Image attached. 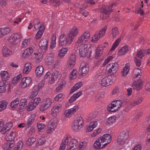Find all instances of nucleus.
Returning a JSON list of instances; mask_svg holds the SVG:
<instances>
[{"label":"nucleus","instance_id":"f257e3e1","mask_svg":"<svg viewBox=\"0 0 150 150\" xmlns=\"http://www.w3.org/2000/svg\"><path fill=\"white\" fill-rule=\"evenodd\" d=\"M78 29L73 27L68 33L67 36L64 34H61L59 37V44L60 45H66L71 44L73 40L78 33Z\"/></svg>","mask_w":150,"mask_h":150},{"label":"nucleus","instance_id":"f03ea898","mask_svg":"<svg viewBox=\"0 0 150 150\" xmlns=\"http://www.w3.org/2000/svg\"><path fill=\"white\" fill-rule=\"evenodd\" d=\"M84 125V121L83 118L81 117H78L74 120L72 124V129L78 131L80 130Z\"/></svg>","mask_w":150,"mask_h":150},{"label":"nucleus","instance_id":"7ed1b4c3","mask_svg":"<svg viewBox=\"0 0 150 150\" xmlns=\"http://www.w3.org/2000/svg\"><path fill=\"white\" fill-rule=\"evenodd\" d=\"M21 35L18 33L13 34L9 37L7 40L9 44V46L12 47L13 45H15L20 41L21 38Z\"/></svg>","mask_w":150,"mask_h":150},{"label":"nucleus","instance_id":"20e7f679","mask_svg":"<svg viewBox=\"0 0 150 150\" xmlns=\"http://www.w3.org/2000/svg\"><path fill=\"white\" fill-rule=\"evenodd\" d=\"M107 29V27L105 26L101 28L99 31H97L92 37L91 41L92 42H96L100 38L104 36Z\"/></svg>","mask_w":150,"mask_h":150},{"label":"nucleus","instance_id":"39448f33","mask_svg":"<svg viewBox=\"0 0 150 150\" xmlns=\"http://www.w3.org/2000/svg\"><path fill=\"white\" fill-rule=\"evenodd\" d=\"M116 4L115 3H112L110 6L105 7L103 8L102 12L103 13V19H106L109 17V15L113 11L112 9V7L114 6H115Z\"/></svg>","mask_w":150,"mask_h":150},{"label":"nucleus","instance_id":"423d86ee","mask_svg":"<svg viewBox=\"0 0 150 150\" xmlns=\"http://www.w3.org/2000/svg\"><path fill=\"white\" fill-rule=\"evenodd\" d=\"M129 132L124 131L121 132L119 135L117 139V143L119 144H124L125 142L128 139Z\"/></svg>","mask_w":150,"mask_h":150},{"label":"nucleus","instance_id":"0eeeda50","mask_svg":"<svg viewBox=\"0 0 150 150\" xmlns=\"http://www.w3.org/2000/svg\"><path fill=\"white\" fill-rule=\"evenodd\" d=\"M118 67V64L116 62L110 64L107 67L108 73L110 74L115 73L117 70Z\"/></svg>","mask_w":150,"mask_h":150},{"label":"nucleus","instance_id":"6e6552de","mask_svg":"<svg viewBox=\"0 0 150 150\" xmlns=\"http://www.w3.org/2000/svg\"><path fill=\"white\" fill-rule=\"evenodd\" d=\"M76 56L74 54H72L69 56L67 63L68 68L71 69L74 67L76 63Z\"/></svg>","mask_w":150,"mask_h":150},{"label":"nucleus","instance_id":"1a4fd4ad","mask_svg":"<svg viewBox=\"0 0 150 150\" xmlns=\"http://www.w3.org/2000/svg\"><path fill=\"white\" fill-rule=\"evenodd\" d=\"M57 123L55 120H51L49 122L46 132L48 134H50L53 132L57 127Z\"/></svg>","mask_w":150,"mask_h":150},{"label":"nucleus","instance_id":"9d476101","mask_svg":"<svg viewBox=\"0 0 150 150\" xmlns=\"http://www.w3.org/2000/svg\"><path fill=\"white\" fill-rule=\"evenodd\" d=\"M31 82V79L29 77L23 78L19 84V87L22 88H26Z\"/></svg>","mask_w":150,"mask_h":150},{"label":"nucleus","instance_id":"9b49d317","mask_svg":"<svg viewBox=\"0 0 150 150\" xmlns=\"http://www.w3.org/2000/svg\"><path fill=\"white\" fill-rule=\"evenodd\" d=\"M90 37V34L88 32H85L79 37L77 41L78 43H86Z\"/></svg>","mask_w":150,"mask_h":150},{"label":"nucleus","instance_id":"f8f14e48","mask_svg":"<svg viewBox=\"0 0 150 150\" xmlns=\"http://www.w3.org/2000/svg\"><path fill=\"white\" fill-rule=\"evenodd\" d=\"M62 109V105L60 104H57L54 106L52 109L51 114L54 117H56L59 115Z\"/></svg>","mask_w":150,"mask_h":150},{"label":"nucleus","instance_id":"ddd939ff","mask_svg":"<svg viewBox=\"0 0 150 150\" xmlns=\"http://www.w3.org/2000/svg\"><path fill=\"white\" fill-rule=\"evenodd\" d=\"M34 48L33 46L31 45L28 48L26 49L23 53V57L25 59L28 57L33 53Z\"/></svg>","mask_w":150,"mask_h":150},{"label":"nucleus","instance_id":"4468645a","mask_svg":"<svg viewBox=\"0 0 150 150\" xmlns=\"http://www.w3.org/2000/svg\"><path fill=\"white\" fill-rule=\"evenodd\" d=\"M52 102L51 100L49 98L45 99L43 101V104L41 105L40 109L42 111H44L50 106Z\"/></svg>","mask_w":150,"mask_h":150},{"label":"nucleus","instance_id":"2eb2a0df","mask_svg":"<svg viewBox=\"0 0 150 150\" xmlns=\"http://www.w3.org/2000/svg\"><path fill=\"white\" fill-rule=\"evenodd\" d=\"M78 109L77 106H74L73 108L69 109L66 110L64 111L65 116L67 118H70L72 115L74 114Z\"/></svg>","mask_w":150,"mask_h":150},{"label":"nucleus","instance_id":"dca6fc26","mask_svg":"<svg viewBox=\"0 0 150 150\" xmlns=\"http://www.w3.org/2000/svg\"><path fill=\"white\" fill-rule=\"evenodd\" d=\"M87 46L86 45L83 44L80 46L79 52L81 57H84L86 56L87 51Z\"/></svg>","mask_w":150,"mask_h":150},{"label":"nucleus","instance_id":"f3484780","mask_svg":"<svg viewBox=\"0 0 150 150\" xmlns=\"http://www.w3.org/2000/svg\"><path fill=\"white\" fill-rule=\"evenodd\" d=\"M100 139L102 141L103 143L106 146L111 141V136L110 134H106L103 135L100 137Z\"/></svg>","mask_w":150,"mask_h":150},{"label":"nucleus","instance_id":"a211bd4d","mask_svg":"<svg viewBox=\"0 0 150 150\" xmlns=\"http://www.w3.org/2000/svg\"><path fill=\"white\" fill-rule=\"evenodd\" d=\"M93 145L94 148L97 149H101L105 146L100 137L96 140Z\"/></svg>","mask_w":150,"mask_h":150},{"label":"nucleus","instance_id":"6ab92c4d","mask_svg":"<svg viewBox=\"0 0 150 150\" xmlns=\"http://www.w3.org/2000/svg\"><path fill=\"white\" fill-rule=\"evenodd\" d=\"M78 145L77 140L74 139H72L67 146L68 150H74L76 148Z\"/></svg>","mask_w":150,"mask_h":150},{"label":"nucleus","instance_id":"aec40b11","mask_svg":"<svg viewBox=\"0 0 150 150\" xmlns=\"http://www.w3.org/2000/svg\"><path fill=\"white\" fill-rule=\"evenodd\" d=\"M4 143L3 146V148L6 150H10L15 145V142L14 141H7Z\"/></svg>","mask_w":150,"mask_h":150},{"label":"nucleus","instance_id":"412c9836","mask_svg":"<svg viewBox=\"0 0 150 150\" xmlns=\"http://www.w3.org/2000/svg\"><path fill=\"white\" fill-rule=\"evenodd\" d=\"M112 82L108 77H105L101 81L100 84L102 86H107L111 85Z\"/></svg>","mask_w":150,"mask_h":150},{"label":"nucleus","instance_id":"4be33fe9","mask_svg":"<svg viewBox=\"0 0 150 150\" xmlns=\"http://www.w3.org/2000/svg\"><path fill=\"white\" fill-rule=\"evenodd\" d=\"M59 75V73L57 71H55L53 72L52 75L51 77L49 79V83L52 84L54 83L58 78V76Z\"/></svg>","mask_w":150,"mask_h":150},{"label":"nucleus","instance_id":"5701e85b","mask_svg":"<svg viewBox=\"0 0 150 150\" xmlns=\"http://www.w3.org/2000/svg\"><path fill=\"white\" fill-rule=\"evenodd\" d=\"M81 70V74H86L89 70L88 66L87 64H85L84 63H82L80 66V70Z\"/></svg>","mask_w":150,"mask_h":150},{"label":"nucleus","instance_id":"b1692460","mask_svg":"<svg viewBox=\"0 0 150 150\" xmlns=\"http://www.w3.org/2000/svg\"><path fill=\"white\" fill-rule=\"evenodd\" d=\"M2 53L3 55L5 57H8L11 55L13 54L12 51L6 46H4L3 47L2 50Z\"/></svg>","mask_w":150,"mask_h":150},{"label":"nucleus","instance_id":"393cba45","mask_svg":"<svg viewBox=\"0 0 150 150\" xmlns=\"http://www.w3.org/2000/svg\"><path fill=\"white\" fill-rule=\"evenodd\" d=\"M16 136L15 132H8L5 137L6 140L7 141H14L13 139Z\"/></svg>","mask_w":150,"mask_h":150},{"label":"nucleus","instance_id":"a878e982","mask_svg":"<svg viewBox=\"0 0 150 150\" xmlns=\"http://www.w3.org/2000/svg\"><path fill=\"white\" fill-rule=\"evenodd\" d=\"M48 41L46 39H42L39 43L40 47L43 50H47L48 48Z\"/></svg>","mask_w":150,"mask_h":150},{"label":"nucleus","instance_id":"bb28decb","mask_svg":"<svg viewBox=\"0 0 150 150\" xmlns=\"http://www.w3.org/2000/svg\"><path fill=\"white\" fill-rule=\"evenodd\" d=\"M40 89L38 86L37 85H35L33 87L32 92L30 96V98H32L35 97L38 94Z\"/></svg>","mask_w":150,"mask_h":150},{"label":"nucleus","instance_id":"cd10ccee","mask_svg":"<svg viewBox=\"0 0 150 150\" xmlns=\"http://www.w3.org/2000/svg\"><path fill=\"white\" fill-rule=\"evenodd\" d=\"M45 30V28L44 25H42V26L40 27L35 37L36 39L39 40L41 38Z\"/></svg>","mask_w":150,"mask_h":150},{"label":"nucleus","instance_id":"c85d7f7f","mask_svg":"<svg viewBox=\"0 0 150 150\" xmlns=\"http://www.w3.org/2000/svg\"><path fill=\"white\" fill-rule=\"evenodd\" d=\"M44 68L41 66H39L36 69L35 73L37 77H40L43 73Z\"/></svg>","mask_w":150,"mask_h":150},{"label":"nucleus","instance_id":"c756f323","mask_svg":"<svg viewBox=\"0 0 150 150\" xmlns=\"http://www.w3.org/2000/svg\"><path fill=\"white\" fill-rule=\"evenodd\" d=\"M82 94L81 91L75 94H74L69 99V102L70 103H72L75 101L77 98L80 97Z\"/></svg>","mask_w":150,"mask_h":150},{"label":"nucleus","instance_id":"7c9ffc66","mask_svg":"<svg viewBox=\"0 0 150 150\" xmlns=\"http://www.w3.org/2000/svg\"><path fill=\"white\" fill-rule=\"evenodd\" d=\"M32 66L30 63H26L25 66L23 70V72L25 74H28L31 69Z\"/></svg>","mask_w":150,"mask_h":150},{"label":"nucleus","instance_id":"2f4dec72","mask_svg":"<svg viewBox=\"0 0 150 150\" xmlns=\"http://www.w3.org/2000/svg\"><path fill=\"white\" fill-rule=\"evenodd\" d=\"M27 100L26 99H22L21 100L18 106L19 109L22 110L25 108L26 106Z\"/></svg>","mask_w":150,"mask_h":150},{"label":"nucleus","instance_id":"473e14b6","mask_svg":"<svg viewBox=\"0 0 150 150\" xmlns=\"http://www.w3.org/2000/svg\"><path fill=\"white\" fill-rule=\"evenodd\" d=\"M68 49L66 48H63L59 50L58 52V56L60 58H63L67 53Z\"/></svg>","mask_w":150,"mask_h":150},{"label":"nucleus","instance_id":"72a5a7b5","mask_svg":"<svg viewBox=\"0 0 150 150\" xmlns=\"http://www.w3.org/2000/svg\"><path fill=\"white\" fill-rule=\"evenodd\" d=\"M83 85L81 82H79L76 83L71 89L70 91L71 93H73L76 90L80 88Z\"/></svg>","mask_w":150,"mask_h":150},{"label":"nucleus","instance_id":"f704fd0d","mask_svg":"<svg viewBox=\"0 0 150 150\" xmlns=\"http://www.w3.org/2000/svg\"><path fill=\"white\" fill-rule=\"evenodd\" d=\"M35 117V115L34 114L31 115L28 119L26 125L28 127H30L33 122Z\"/></svg>","mask_w":150,"mask_h":150},{"label":"nucleus","instance_id":"c9c22d12","mask_svg":"<svg viewBox=\"0 0 150 150\" xmlns=\"http://www.w3.org/2000/svg\"><path fill=\"white\" fill-rule=\"evenodd\" d=\"M31 38H26L23 41L21 47L22 48H25L29 45L30 42Z\"/></svg>","mask_w":150,"mask_h":150},{"label":"nucleus","instance_id":"e433bc0d","mask_svg":"<svg viewBox=\"0 0 150 150\" xmlns=\"http://www.w3.org/2000/svg\"><path fill=\"white\" fill-rule=\"evenodd\" d=\"M1 75L2 79L6 81L8 80L10 77V75L6 71H2Z\"/></svg>","mask_w":150,"mask_h":150},{"label":"nucleus","instance_id":"4c0bfd02","mask_svg":"<svg viewBox=\"0 0 150 150\" xmlns=\"http://www.w3.org/2000/svg\"><path fill=\"white\" fill-rule=\"evenodd\" d=\"M115 104L114 101L110 104H109L108 107V110L109 112H115L117 110V108H116L115 106Z\"/></svg>","mask_w":150,"mask_h":150},{"label":"nucleus","instance_id":"58836bf2","mask_svg":"<svg viewBox=\"0 0 150 150\" xmlns=\"http://www.w3.org/2000/svg\"><path fill=\"white\" fill-rule=\"evenodd\" d=\"M129 65L128 64H126L125 67L121 72L122 75L123 76H125L128 74L129 70Z\"/></svg>","mask_w":150,"mask_h":150},{"label":"nucleus","instance_id":"ea45409f","mask_svg":"<svg viewBox=\"0 0 150 150\" xmlns=\"http://www.w3.org/2000/svg\"><path fill=\"white\" fill-rule=\"evenodd\" d=\"M128 51V49L127 46L122 47L119 51L118 54L120 56L123 55L126 53Z\"/></svg>","mask_w":150,"mask_h":150},{"label":"nucleus","instance_id":"a19ab883","mask_svg":"<svg viewBox=\"0 0 150 150\" xmlns=\"http://www.w3.org/2000/svg\"><path fill=\"white\" fill-rule=\"evenodd\" d=\"M54 58L50 55H47L45 59V61L48 65H51L53 62Z\"/></svg>","mask_w":150,"mask_h":150},{"label":"nucleus","instance_id":"79ce46f5","mask_svg":"<svg viewBox=\"0 0 150 150\" xmlns=\"http://www.w3.org/2000/svg\"><path fill=\"white\" fill-rule=\"evenodd\" d=\"M142 100L143 99L142 98H138L136 100L131 102L130 105L133 106H135L141 103L142 102Z\"/></svg>","mask_w":150,"mask_h":150},{"label":"nucleus","instance_id":"37998d69","mask_svg":"<svg viewBox=\"0 0 150 150\" xmlns=\"http://www.w3.org/2000/svg\"><path fill=\"white\" fill-rule=\"evenodd\" d=\"M121 38L120 37L116 40L112 45L111 48H110V50L112 51L114 50L118 45L119 43L121 41Z\"/></svg>","mask_w":150,"mask_h":150},{"label":"nucleus","instance_id":"c03bdc74","mask_svg":"<svg viewBox=\"0 0 150 150\" xmlns=\"http://www.w3.org/2000/svg\"><path fill=\"white\" fill-rule=\"evenodd\" d=\"M77 71L76 69H73L70 72L69 78L70 79L72 80L76 78L77 76Z\"/></svg>","mask_w":150,"mask_h":150},{"label":"nucleus","instance_id":"a18cd8bd","mask_svg":"<svg viewBox=\"0 0 150 150\" xmlns=\"http://www.w3.org/2000/svg\"><path fill=\"white\" fill-rule=\"evenodd\" d=\"M141 73V70L139 68H137L134 70L133 75L134 77L136 78L140 76Z\"/></svg>","mask_w":150,"mask_h":150},{"label":"nucleus","instance_id":"49530a36","mask_svg":"<svg viewBox=\"0 0 150 150\" xmlns=\"http://www.w3.org/2000/svg\"><path fill=\"white\" fill-rule=\"evenodd\" d=\"M142 82H139L138 83H134L133 84L132 87L133 89L137 90H140L142 87Z\"/></svg>","mask_w":150,"mask_h":150},{"label":"nucleus","instance_id":"de8ad7c7","mask_svg":"<svg viewBox=\"0 0 150 150\" xmlns=\"http://www.w3.org/2000/svg\"><path fill=\"white\" fill-rule=\"evenodd\" d=\"M119 33L118 29L116 27H113L112 29L111 34L113 38H115Z\"/></svg>","mask_w":150,"mask_h":150},{"label":"nucleus","instance_id":"09e8293b","mask_svg":"<svg viewBox=\"0 0 150 150\" xmlns=\"http://www.w3.org/2000/svg\"><path fill=\"white\" fill-rule=\"evenodd\" d=\"M103 48L102 47H98L96 50V56L97 58L100 56L103 52Z\"/></svg>","mask_w":150,"mask_h":150},{"label":"nucleus","instance_id":"8fccbe9b","mask_svg":"<svg viewBox=\"0 0 150 150\" xmlns=\"http://www.w3.org/2000/svg\"><path fill=\"white\" fill-rule=\"evenodd\" d=\"M22 77L21 74H19L17 76L15 77L13 79L12 83L14 84H17Z\"/></svg>","mask_w":150,"mask_h":150},{"label":"nucleus","instance_id":"3c124183","mask_svg":"<svg viewBox=\"0 0 150 150\" xmlns=\"http://www.w3.org/2000/svg\"><path fill=\"white\" fill-rule=\"evenodd\" d=\"M8 103L5 101L0 102V112L5 109Z\"/></svg>","mask_w":150,"mask_h":150},{"label":"nucleus","instance_id":"603ef678","mask_svg":"<svg viewBox=\"0 0 150 150\" xmlns=\"http://www.w3.org/2000/svg\"><path fill=\"white\" fill-rule=\"evenodd\" d=\"M4 123L2 121H0V132L2 134H4L7 132V130L4 128Z\"/></svg>","mask_w":150,"mask_h":150},{"label":"nucleus","instance_id":"864d4df0","mask_svg":"<svg viewBox=\"0 0 150 150\" xmlns=\"http://www.w3.org/2000/svg\"><path fill=\"white\" fill-rule=\"evenodd\" d=\"M146 50H142L138 51L136 54L137 57L141 59L142 57L144 56L145 54H146Z\"/></svg>","mask_w":150,"mask_h":150},{"label":"nucleus","instance_id":"5fc2aeb1","mask_svg":"<svg viewBox=\"0 0 150 150\" xmlns=\"http://www.w3.org/2000/svg\"><path fill=\"white\" fill-rule=\"evenodd\" d=\"M33 23L34 27L36 30L40 28V27L42 26V25H40L39 21L38 19H35L34 20Z\"/></svg>","mask_w":150,"mask_h":150},{"label":"nucleus","instance_id":"6e6d98bb","mask_svg":"<svg viewBox=\"0 0 150 150\" xmlns=\"http://www.w3.org/2000/svg\"><path fill=\"white\" fill-rule=\"evenodd\" d=\"M19 104V100L17 98L11 102V106L12 108H15L18 107Z\"/></svg>","mask_w":150,"mask_h":150},{"label":"nucleus","instance_id":"4d7b16f0","mask_svg":"<svg viewBox=\"0 0 150 150\" xmlns=\"http://www.w3.org/2000/svg\"><path fill=\"white\" fill-rule=\"evenodd\" d=\"M36 107V106L33 103L30 101L27 106V109L28 111H31L35 109Z\"/></svg>","mask_w":150,"mask_h":150},{"label":"nucleus","instance_id":"13d9d810","mask_svg":"<svg viewBox=\"0 0 150 150\" xmlns=\"http://www.w3.org/2000/svg\"><path fill=\"white\" fill-rule=\"evenodd\" d=\"M64 98V95L63 94L61 93L56 96L54 98V100L56 101H61Z\"/></svg>","mask_w":150,"mask_h":150},{"label":"nucleus","instance_id":"bf43d9fd","mask_svg":"<svg viewBox=\"0 0 150 150\" xmlns=\"http://www.w3.org/2000/svg\"><path fill=\"white\" fill-rule=\"evenodd\" d=\"M41 101V98L39 97H37L31 100L30 102L33 103L34 104L37 106L40 103Z\"/></svg>","mask_w":150,"mask_h":150},{"label":"nucleus","instance_id":"052dcab7","mask_svg":"<svg viewBox=\"0 0 150 150\" xmlns=\"http://www.w3.org/2000/svg\"><path fill=\"white\" fill-rule=\"evenodd\" d=\"M35 139L34 138L31 137L27 141L26 144L28 146H30L35 142Z\"/></svg>","mask_w":150,"mask_h":150},{"label":"nucleus","instance_id":"680f3d73","mask_svg":"<svg viewBox=\"0 0 150 150\" xmlns=\"http://www.w3.org/2000/svg\"><path fill=\"white\" fill-rule=\"evenodd\" d=\"M87 145V143L85 141H82L79 144V148L80 150H83Z\"/></svg>","mask_w":150,"mask_h":150},{"label":"nucleus","instance_id":"e2e57ef3","mask_svg":"<svg viewBox=\"0 0 150 150\" xmlns=\"http://www.w3.org/2000/svg\"><path fill=\"white\" fill-rule=\"evenodd\" d=\"M1 32L2 33V36L8 34L10 31L9 29L8 28H1Z\"/></svg>","mask_w":150,"mask_h":150},{"label":"nucleus","instance_id":"0e129e2a","mask_svg":"<svg viewBox=\"0 0 150 150\" xmlns=\"http://www.w3.org/2000/svg\"><path fill=\"white\" fill-rule=\"evenodd\" d=\"M115 104V106L116 108H117V110L118 109L120 108L121 106H122V103L121 100H116L113 101Z\"/></svg>","mask_w":150,"mask_h":150},{"label":"nucleus","instance_id":"69168bd1","mask_svg":"<svg viewBox=\"0 0 150 150\" xmlns=\"http://www.w3.org/2000/svg\"><path fill=\"white\" fill-rule=\"evenodd\" d=\"M115 122V118L114 117H111L107 120V122L110 125H111Z\"/></svg>","mask_w":150,"mask_h":150},{"label":"nucleus","instance_id":"338daca9","mask_svg":"<svg viewBox=\"0 0 150 150\" xmlns=\"http://www.w3.org/2000/svg\"><path fill=\"white\" fill-rule=\"evenodd\" d=\"M12 123L11 122H8L6 123L5 125H4V128L7 129V132L12 127Z\"/></svg>","mask_w":150,"mask_h":150},{"label":"nucleus","instance_id":"774afa93","mask_svg":"<svg viewBox=\"0 0 150 150\" xmlns=\"http://www.w3.org/2000/svg\"><path fill=\"white\" fill-rule=\"evenodd\" d=\"M50 2L52 5L54 6H58L60 4L59 0H50Z\"/></svg>","mask_w":150,"mask_h":150}]
</instances>
